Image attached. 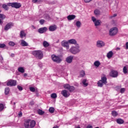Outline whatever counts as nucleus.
I'll use <instances>...</instances> for the list:
<instances>
[{
  "instance_id": "obj_1",
  "label": "nucleus",
  "mask_w": 128,
  "mask_h": 128,
  "mask_svg": "<svg viewBox=\"0 0 128 128\" xmlns=\"http://www.w3.org/2000/svg\"><path fill=\"white\" fill-rule=\"evenodd\" d=\"M25 128H34L36 126V121L30 119L26 120L24 122Z\"/></svg>"
},
{
  "instance_id": "obj_2",
  "label": "nucleus",
  "mask_w": 128,
  "mask_h": 128,
  "mask_svg": "<svg viewBox=\"0 0 128 128\" xmlns=\"http://www.w3.org/2000/svg\"><path fill=\"white\" fill-rule=\"evenodd\" d=\"M32 54L36 58H38V60H42L44 58V54L41 50H34L32 52Z\"/></svg>"
},
{
  "instance_id": "obj_3",
  "label": "nucleus",
  "mask_w": 128,
  "mask_h": 128,
  "mask_svg": "<svg viewBox=\"0 0 128 128\" xmlns=\"http://www.w3.org/2000/svg\"><path fill=\"white\" fill-rule=\"evenodd\" d=\"M106 80V76H104L103 77H102L101 80L98 82V86L100 88H102V86H104V84H108Z\"/></svg>"
},
{
  "instance_id": "obj_4",
  "label": "nucleus",
  "mask_w": 128,
  "mask_h": 128,
  "mask_svg": "<svg viewBox=\"0 0 128 128\" xmlns=\"http://www.w3.org/2000/svg\"><path fill=\"white\" fill-rule=\"evenodd\" d=\"M70 52L73 54H76L80 52V46L77 44L76 46H72L70 49Z\"/></svg>"
},
{
  "instance_id": "obj_5",
  "label": "nucleus",
  "mask_w": 128,
  "mask_h": 128,
  "mask_svg": "<svg viewBox=\"0 0 128 128\" xmlns=\"http://www.w3.org/2000/svg\"><path fill=\"white\" fill-rule=\"evenodd\" d=\"M8 6L14 8H22V4L18 2L8 3Z\"/></svg>"
},
{
  "instance_id": "obj_6",
  "label": "nucleus",
  "mask_w": 128,
  "mask_h": 128,
  "mask_svg": "<svg viewBox=\"0 0 128 128\" xmlns=\"http://www.w3.org/2000/svg\"><path fill=\"white\" fill-rule=\"evenodd\" d=\"M118 30V28L116 27H114L110 29L109 32V34L110 36H116Z\"/></svg>"
},
{
  "instance_id": "obj_7",
  "label": "nucleus",
  "mask_w": 128,
  "mask_h": 128,
  "mask_svg": "<svg viewBox=\"0 0 128 128\" xmlns=\"http://www.w3.org/2000/svg\"><path fill=\"white\" fill-rule=\"evenodd\" d=\"M52 58L54 62H56L57 64H60V62H62V59L60 56H56L54 54H52Z\"/></svg>"
},
{
  "instance_id": "obj_8",
  "label": "nucleus",
  "mask_w": 128,
  "mask_h": 128,
  "mask_svg": "<svg viewBox=\"0 0 128 128\" xmlns=\"http://www.w3.org/2000/svg\"><path fill=\"white\" fill-rule=\"evenodd\" d=\"M6 85L8 86H16V80H8Z\"/></svg>"
},
{
  "instance_id": "obj_9",
  "label": "nucleus",
  "mask_w": 128,
  "mask_h": 128,
  "mask_svg": "<svg viewBox=\"0 0 128 128\" xmlns=\"http://www.w3.org/2000/svg\"><path fill=\"white\" fill-rule=\"evenodd\" d=\"M14 26V23L12 22H10L8 23L4 28V30H8L10 28H12Z\"/></svg>"
},
{
  "instance_id": "obj_10",
  "label": "nucleus",
  "mask_w": 128,
  "mask_h": 128,
  "mask_svg": "<svg viewBox=\"0 0 128 128\" xmlns=\"http://www.w3.org/2000/svg\"><path fill=\"white\" fill-rule=\"evenodd\" d=\"M92 20L94 23L95 26H100V20H96V18L94 16L92 18Z\"/></svg>"
},
{
  "instance_id": "obj_11",
  "label": "nucleus",
  "mask_w": 128,
  "mask_h": 128,
  "mask_svg": "<svg viewBox=\"0 0 128 128\" xmlns=\"http://www.w3.org/2000/svg\"><path fill=\"white\" fill-rule=\"evenodd\" d=\"M61 94L64 98H68L70 96V94L66 90H62L61 92Z\"/></svg>"
},
{
  "instance_id": "obj_12",
  "label": "nucleus",
  "mask_w": 128,
  "mask_h": 128,
  "mask_svg": "<svg viewBox=\"0 0 128 128\" xmlns=\"http://www.w3.org/2000/svg\"><path fill=\"white\" fill-rule=\"evenodd\" d=\"M110 76H112V78H116L118 76V71L112 70L110 74Z\"/></svg>"
},
{
  "instance_id": "obj_13",
  "label": "nucleus",
  "mask_w": 128,
  "mask_h": 128,
  "mask_svg": "<svg viewBox=\"0 0 128 128\" xmlns=\"http://www.w3.org/2000/svg\"><path fill=\"white\" fill-rule=\"evenodd\" d=\"M97 48H102L104 46V42L102 40H98L96 42Z\"/></svg>"
},
{
  "instance_id": "obj_14",
  "label": "nucleus",
  "mask_w": 128,
  "mask_h": 128,
  "mask_svg": "<svg viewBox=\"0 0 128 128\" xmlns=\"http://www.w3.org/2000/svg\"><path fill=\"white\" fill-rule=\"evenodd\" d=\"M46 30H48L46 27L41 28L38 30V32H39V34H44Z\"/></svg>"
},
{
  "instance_id": "obj_15",
  "label": "nucleus",
  "mask_w": 128,
  "mask_h": 128,
  "mask_svg": "<svg viewBox=\"0 0 128 128\" xmlns=\"http://www.w3.org/2000/svg\"><path fill=\"white\" fill-rule=\"evenodd\" d=\"M62 46L64 48H66V50L70 48V46L68 45V42L64 41L62 42Z\"/></svg>"
},
{
  "instance_id": "obj_16",
  "label": "nucleus",
  "mask_w": 128,
  "mask_h": 128,
  "mask_svg": "<svg viewBox=\"0 0 128 128\" xmlns=\"http://www.w3.org/2000/svg\"><path fill=\"white\" fill-rule=\"evenodd\" d=\"M56 28H58V27L56 25L51 26L49 27V30L50 32H54V30H56Z\"/></svg>"
},
{
  "instance_id": "obj_17",
  "label": "nucleus",
  "mask_w": 128,
  "mask_h": 128,
  "mask_svg": "<svg viewBox=\"0 0 128 128\" xmlns=\"http://www.w3.org/2000/svg\"><path fill=\"white\" fill-rule=\"evenodd\" d=\"M73 58H74V56H68V57L66 58V62H68V64H72V62Z\"/></svg>"
},
{
  "instance_id": "obj_18",
  "label": "nucleus",
  "mask_w": 128,
  "mask_h": 128,
  "mask_svg": "<svg viewBox=\"0 0 128 128\" xmlns=\"http://www.w3.org/2000/svg\"><path fill=\"white\" fill-rule=\"evenodd\" d=\"M26 34L24 32V31L21 30L20 32V38H26Z\"/></svg>"
},
{
  "instance_id": "obj_19",
  "label": "nucleus",
  "mask_w": 128,
  "mask_h": 128,
  "mask_svg": "<svg viewBox=\"0 0 128 128\" xmlns=\"http://www.w3.org/2000/svg\"><path fill=\"white\" fill-rule=\"evenodd\" d=\"M21 46H28V44L24 40H21Z\"/></svg>"
},
{
  "instance_id": "obj_20",
  "label": "nucleus",
  "mask_w": 128,
  "mask_h": 128,
  "mask_svg": "<svg viewBox=\"0 0 128 128\" xmlns=\"http://www.w3.org/2000/svg\"><path fill=\"white\" fill-rule=\"evenodd\" d=\"M67 18L68 20H72L76 18V16L75 15H69L67 16Z\"/></svg>"
},
{
  "instance_id": "obj_21",
  "label": "nucleus",
  "mask_w": 128,
  "mask_h": 128,
  "mask_svg": "<svg viewBox=\"0 0 128 128\" xmlns=\"http://www.w3.org/2000/svg\"><path fill=\"white\" fill-rule=\"evenodd\" d=\"M112 56H114V52H112V51H110L107 54V58H112Z\"/></svg>"
},
{
  "instance_id": "obj_22",
  "label": "nucleus",
  "mask_w": 128,
  "mask_h": 128,
  "mask_svg": "<svg viewBox=\"0 0 128 128\" xmlns=\"http://www.w3.org/2000/svg\"><path fill=\"white\" fill-rule=\"evenodd\" d=\"M68 42L69 44H76V40L74 39H70L68 40Z\"/></svg>"
},
{
  "instance_id": "obj_23",
  "label": "nucleus",
  "mask_w": 128,
  "mask_h": 128,
  "mask_svg": "<svg viewBox=\"0 0 128 128\" xmlns=\"http://www.w3.org/2000/svg\"><path fill=\"white\" fill-rule=\"evenodd\" d=\"M116 122L119 124H122L124 122V120L122 119L118 118L116 120Z\"/></svg>"
},
{
  "instance_id": "obj_24",
  "label": "nucleus",
  "mask_w": 128,
  "mask_h": 128,
  "mask_svg": "<svg viewBox=\"0 0 128 128\" xmlns=\"http://www.w3.org/2000/svg\"><path fill=\"white\" fill-rule=\"evenodd\" d=\"M75 89L76 88H74V86H70L69 88L68 89V90H69L70 92H74Z\"/></svg>"
},
{
  "instance_id": "obj_25",
  "label": "nucleus",
  "mask_w": 128,
  "mask_h": 128,
  "mask_svg": "<svg viewBox=\"0 0 128 128\" xmlns=\"http://www.w3.org/2000/svg\"><path fill=\"white\" fill-rule=\"evenodd\" d=\"M43 46L44 48H48V46H50V44H48L46 41H44Z\"/></svg>"
},
{
  "instance_id": "obj_26",
  "label": "nucleus",
  "mask_w": 128,
  "mask_h": 128,
  "mask_svg": "<svg viewBox=\"0 0 128 128\" xmlns=\"http://www.w3.org/2000/svg\"><path fill=\"white\" fill-rule=\"evenodd\" d=\"M82 84H84V86H88V83L86 82V80L84 79L82 81Z\"/></svg>"
},
{
  "instance_id": "obj_27",
  "label": "nucleus",
  "mask_w": 128,
  "mask_h": 128,
  "mask_svg": "<svg viewBox=\"0 0 128 128\" xmlns=\"http://www.w3.org/2000/svg\"><path fill=\"white\" fill-rule=\"evenodd\" d=\"M18 71L19 72H22V74H24V69L22 67H20L18 68Z\"/></svg>"
},
{
  "instance_id": "obj_28",
  "label": "nucleus",
  "mask_w": 128,
  "mask_h": 128,
  "mask_svg": "<svg viewBox=\"0 0 128 128\" xmlns=\"http://www.w3.org/2000/svg\"><path fill=\"white\" fill-rule=\"evenodd\" d=\"M76 26H77V28H80L82 26V22H80V21H77L76 22Z\"/></svg>"
},
{
  "instance_id": "obj_29",
  "label": "nucleus",
  "mask_w": 128,
  "mask_h": 128,
  "mask_svg": "<svg viewBox=\"0 0 128 128\" xmlns=\"http://www.w3.org/2000/svg\"><path fill=\"white\" fill-rule=\"evenodd\" d=\"M94 66H97V68H98V66H100V62L99 61H96L94 62Z\"/></svg>"
},
{
  "instance_id": "obj_30",
  "label": "nucleus",
  "mask_w": 128,
  "mask_h": 128,
  "mask_svg": "<svg viewBox=\"0 0 128 128\" xmlns=\"http://www.w3.org/2000/svg\"><path fill=\"white\" fill-rule=\"evenodd\" d=\"M86 76V72L84 70H82L80 72V78H84Z\"/></svg>"
},
{
  "instance_id": "obj_31",
  "label": "nucleus",
  "mask_w": 128,
  "mask_h": 128,
  "mask_svg": "<svg viewBox=\"0 0 128 128\" xmlns=\"http://www.w3.org/2000/svg\"><path fill=\"white\" fill-rule=\"evenodd\" d=\"M4 94L6 95H8V94H10V88H5Z\"/></svg>"
},
{
  "instance_id": "obj_32",
  "label": "nucleus",
  "mask_w": 128,
  "mask_h": 128,
  "mask_svg": "<svg viewBox=\"0 0 128 128\" xmlns=\"http://www.w3.org/2000/svg\"><path fill=\"white\" fill-rule=\"evenodd\" d=\"M38 112L40 116H42L44 114V112L42 111V110L40 109L38 110Z\"/></svg>"
},
{
  "instance_id": "obj_33",
  "label": "nucleus",
  "mask_w": 128,
  "mask_h": 128,
  "mask_svg": "<svg viewBox=\"0 0 128 128\" xmlns=\"http://www.w3.org/2000/svg\"><path fill=\"white\" fill-rule=\"evenodd\" d=\"M112 114L113 116H116L118 114V112H116V111L113 110L112 112Z\"/></svg>"
},
{
  "instance_id": "obj_34",
  "label": "nucleus",
  "mask_w": 128,
  "mask_h": 128,
  "mask_svg": "<svg viewBox=\"0 0 128 128\" xmlns=\"http://www.w3.org/2000/svg\"><path fill=\"white\" fill-rule=\"evenodd\" d=\"M49 112L50 114H54V107H51L49 108Z\"/></svg>"
},
{
  "instance_id": "obj_35",
  "label": "nucleus",
  "mask_w": 128,
  "mask_h": 128,
  "mask_svg": "<svg viewBox=\"0 0 128 128\" xmlns=\"http://www.w3.org/2000/svg\"><path fill=\"white\" fill-rule=\"evenodd\" d=\"M70 86L68 84H65L64 85V88L66 90H68V88H70Z\"/></svg>"
},
{
  "instance_id": "obj_36",
  "label": "nucleus",
  "mask_w": 128,
  "mask_h": 128,
  "mask_svg": "<svg viewBox=\"0 0 128 128\" xmlns=\"http://www.w3.org/2000/svg\"><path fill=\"white\" fill-rule=\"evenodd\" d=\"M57 96H56V93H53V94H51V98H56Z\"/></svg>"
},
{
  "instance_id": "obj_37",
  "label": "nucleus",
  "mask_w": 128,
  "mask_h": 128,
  "mask_svg": "<svg viewBox=\"0 0 128 128\" xmlns=\"http://www.w3.org/2000/svg\"><path fill=\"white\" fill-rule=\"evenodd\" d=\"M2 6L6 10H8V6L6 4H3Z\"/></svg>"
},
{
  "instance_id": "obj_38",
  "label": "nucleus",
  "mask_w": 128,
  "mask_h": 128,
  "mask_svg": "<svg viewBox=\"0 0 128 128\" xmlns=\"http://www.w3.org/2000/svg\"><path fill=\"white\" fill-rule=\"evenodd\" d=\"M123 72L124 74H128V68L126 66H124L123 68Z\"/></svg>"
},
{
  "instance_id": "obj_39",
  "label": "nucleus",
  "mask_w": 128,
  "mask_h": 128,
  "mask_svg": "<svg viewBox=\"0 0 128 128\" xmlns=\"http://www.w3.org/2000/svg\"><path fill=\"white\" fill-rule=\"evenodd\" d=\"M4 108V104H0V112H2Z\"/></svg>"
},
{
  "instance_id": "obj_40",
  "label": "nucleus",
  "mask_w": 128,
  "mask_h": 128,
  "mask_svg": "<svg viewBox=\"0 0 128 128\" xmlns=\"http://www.w3.org/2000/svg\"><path fill=\"white\" fill-rule=\"evenodd\" d=\"M9 46H14L16 44L12 42H10L8 43Z\"/></svg>"
},
{
  "instance_id": "obj_41",
  "label": "nucleus",
  "mask_w": 128,
  "mask_h": 128,
  "mask_svg": "<svg viewBox=\"0 0 128 128\" xmlns=\"http://www.w3.org/2000/svg\"><path fill=\"white\" fill-rule=\"evenodd\" d=\"M0 18H2V20H4L6 18V16L4 14H0Z\"/></svg>"
},
{
  "instance_id": "obj_42",
  "label": "nucleus",
  "mask_w": 128,
  "mask_h": 128,
  "mask_svg": "<svg viewBox=\"0 0 128 128\" xmlns=\"http://www.w3.org/2000/svg\"><path fill=\"white\" fill-rule=\"evenodd\" d=\"M30 92H34L36 91V88H34V87H30Z\"/></svg>"
},
{
  "instance_id": "obj_43",
  "label": "nucleus",
  "mask_w": 128,
  "mask_h": 128,
  "mask_svg": "<svg viewBox=\"0 0 128 128\" xmlns=\"http://www.w3.org/2000/svg\"><path fill=\"white\" fill-rule=\"evenodd\" d=\"M94 14L96 16L98 15V14H100V10H96L94 11Z\"/></svg>"
},
{
  "instance_id": "obj_44",
  "label": "nucleus",
  "mask_w": 128,
  "mask_h": 128,
  "mask_svg": "<svg viewBox=\"0 0 128 128\" xmlns=\"http://www.w3.org/2000/svg\"><path fill=\"white\" fill-rule=\"evenodd\" d=\"M126 92V88H122L120 90V92L121 94H124Z\"/></svg>"
},
{
  "instance_id": "obj_45",
  "label": "nucleus",
  "mask_w": 128,
  "mask_h": 128,
  "mask_svg": "<svg viewBox=\"0 0 128 128\" xmlns=\"http://www.w3.org/2000/svg\"><path fill=\"white\" fill-rule=\"evenodd\" d=\"M5 46H6V44H0V48H4Z\"/></svg>"
},
{
  "instance_id": "obj_46",
  "label": "nucleus",
  "mask_w": 128,
  "mask_h": 128,
  "mask_svg": "<svg viewBox=\"0 0 128 128\" xmlns=\"http://www.w3.org/2000/svg\"><path fill=\"white\" fill-rule=\"evenodd\" d=\"M17 88L19 90H23L22 87V86H18Z\"/></svg>"
},
{
  "instance_id": "obj_47",
  "label": "nucleus",
  "mask_w": 128,
  "mask_h": 128,
  "mask_svg": "<svg viewBox=\"0 0 128 128\" xmlns=\"http://www.w3.org/2000/svg\"><path fill=\"white\" fill-rule=\"evenodd\" d=\"M40 24H44V20H40Z\"/></svg>"
},
{
  "instance_id": "obj_48",
  "label": "nucleus",
  "mask_w": 128,
  "mask_h": 128,
  "mask_svg": "<svg viewBox=\"0 0 128 128\" xmlns=\"http://www.w3.org/2000/svg\"><path fill=\"white\" fill-rule=\"evenodd\" d=\"M116 16H118V14H113V16H110L111 18H116Z\"/></svg>"
},
{
  "instance_id": "obj_49",
  "label": "nucleus",
  "mask_w": 128,
  "mask_h": 128,
  "mask_svg": "<svg viewBox=\"0 0 128 128\" xmlns=\"http://www.w3.org/2000/svg\"><path fill=\"white\" fill-rule=\"evenodd\" d=\"M18 115L19 116H22V112L20 111L19 112V114H18Z\"/></svg>"
},
{
  "instance_id": "obj_50",
  "label": "nucleus",
  "mask_w": 128,
  "mask_h": 128,
  "mask_svg": "<svg viewBox=\"0 0 128 128\" xmlns=\"http://www.w3.org/2000/svg\"><path fill=\"white\" fill-rule=\"evenodd\" d=\"M92 0H84V2L86 3L90 2H92Z\"/></svg>"
},
{
  "instance_id": "obj_51",
  "label": "nucleus",
  "mask_w": 128,
  "mask_h": 128,
  "mask_svg": "<svg viewBox=\"0 0 128 128\" xmlns=\"http://www.w3.org/2000/svg\"><path fill=\"white\" fill-rule=\"evenodd\" d=\"M38 0H32V2L36 4V2H38Z\"/></svg>"
},
{
  "instance_id": "obj_52",
  "label": "nucleus",
  "mask_w": 128,
  "mask_h": 128,
  "mask_svg": "<svg viewBox=\"0 0 128 128\" xmlns=\"http://www.w3.org/2000/svg\"><path fill=\"white\" fill-rule=\"evenodd\" d=\"M126 50H128V42L126 44Z\"/></svg>"
},
{
  "instance_id": "obj_53",
  "label": "nucleus",
  "mask_w": 128,
  "mask_h": 128,
  "mask_svg": "<svg viewBox=\"0 0 128 128\" xmlns=\"http://www.w3.org/2000/svg\"><path fill=\"white\" fill-rule=\"evenodd\" d=\"M86 128H92V126L91 125H88Z\"/></svg>"
},
{
  "instance_id": "obj_54",
  "label": "nucleus",
  "mask_w": 128,
  "mask_h": 128,
  "mask_svg": "<svg viewBox=\"0 0 128 128\" xmlns=\"http://www.w3.org/2000/svg\"><path fill=\"white\" fill-rule=\"evenodd\" d=\"M10 56H12V58H14V54H11Z\"/></svg>"
},
{
  "instance_id": "obj_55",
  "label": "nucleus",
  "mask_w": 128,
  "mask_h": 128,
  "mask_svg": "<svg viewBox=\"0 0 128 128\" xmlns=\"http://www.w3.org/2000/svg\"><path fill=\"white\" fill-rule=\"evenodd\" d=\"M0 24H2V20L0 19Z\"/></svg>"
},
{
  "instance_id": "obj_56",
  "label": "nucleus",
  "mask_w": 128,
  "mask_h": 128,
  "mask_svg": "<svg viewBox=\"0 0 128 128\" xmlns=\"http://www.w3.org/2000/svg\"><path fill=\"white\" fill-rule=\"evenodd\" d=\"M52 128H58V126H56L53 127Z\"/></svg>"
},
{
  "instance_id": "obj_57",
  "label": "nucleus",
  "mask_w": 128,
  "mask_h": 128,
  "mask_svg": "<svg viewBox=\"0 0 128 128\" xmlns=\"http://www.w3.org/2000/svg\"><path fill=\"white\" fill-rule=\"evenodd\" d=\"M30 104H34V102H30Z\"/></svg>"
},
{
  "instance_id": "obj_58",
  "label": "nucleus",
  "mask_w": 128,
  "mask_h": 128,
  "mask_svg": "<svg viewBox=\"0 0 128 128\" xmlns=\"http://www.w3.org/2000/svg\"><path fill=\"white\" fill-rule=\"evenodd\" d=\"M32 28H34V29L36 28V27H34V26H32Z\"/></svg>"
},
{
  "instance_id": "obj_59",
  "label": "nucleus",
  "mask_w": 128,
  "mask_h": 128,
  "mask_svg": "<svg viewBox=\"0 0 128 128\" xmlns=\"http://www.w3.org/2000/svg\"><path fill=\"white\" fill-rule=\"evenodd\" d=\"M116 50H120V48H116Z\"/></svg>"
},
{
  "instance_id": "obj_60",
  "label": "nucleus",
  "mask_w": 128,
  "mask_h": 128,
  "mask_svg": "<svg viewBox=\"0 0 128 128\" xmlns=\"http://www.w3.org/2000/svg\"><path fill=\"white\" fill-rule=\"evenodd\" d=\"M24 76H26V74H24Z\"/></svg>"
},
{
  "instance_id": "obj_61",
  "label": "nucleus",
  "mask_w": 128,
  "mask_h": 128,
  "mask_svg": "<svg viewBox=\"0 0 128 128\" xmlns=\"http://www.w3.org/2000/svg\"><path fill=\"white\" fill-rule=\"evenodd\" d=\"M76 128H80V126H78L76 127Z\"/></svg>"
},
{
  "instance_id": "obj_62",
  "label": "nucleus",
  "mask_w": 128,
  "mask_h": 128,
  "mask_svg": "<svg viewBox=\"0 0 128 128\" xmlns=\"http://www.w3.org/2000/svg\"><path fill=\"white\" fill-rule=\"evenodd\" d=\"M0 12H2V10H0Z\"/></svg>"
},
{
  "instance_id": "obj_63",
  "label": "nucleus",
  "mask_w": 128,
  "mask_h": 128,
  "mask_svg": "<svg viewBox=\"0 0 128 128\" xmlns=\"http://www.w3.org/2000/svg\"><path fill=\"white\" fill-rule=\"evenodd\" d=\"M14 104H16V102H14Z\"/></svg>"
}]
</instances>
